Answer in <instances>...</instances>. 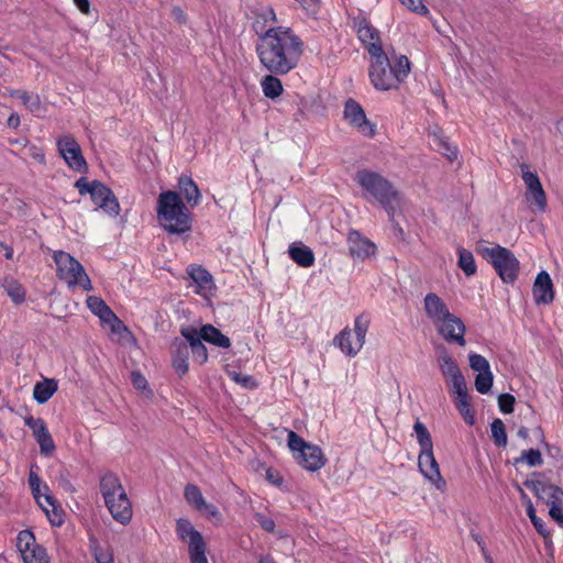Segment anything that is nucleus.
<instances>
[{
  "label": "nucleus",
  "mask_w": 563,
  "mask_h": 563,
  "mask_svg": "<svg viewBox=\"0 0 563 563\" xmlns=\"http://www.w3.org/2000/svg\"><path fill=\"white\" fill-rule=\"evenodd\" d=\"M413 431L417 437V442L420 446V453L433 451L432 438L427 427L417 420L413 424Z\"/></svg>",
  "instance_id": "35"
},
{
  "label": "nucleus",
  "mask_w": 563,
  "mask_h": 563,
  "mask_svg": "<svg viewBox=\"0 0 563 563\" xmlns=\"http://www.w3.org/2000/svg\"><path fill=\"white\" fill-rule=\"evenodd\" d=\"M278 75L269 73L261 80V88L264 96L268 99H276L284 92V87Z\"/></svg>",
  "instance_id": "32"
},
{
  "label": "nucleus",
  "mask_w": 563,
  "mask_h": 563,
  "mask_svg": "<svg viewBox=\"0 0 563 563\" xmlns=\"http://www.w3.org/2000/svg\"><path fill=\"white\" fill-rule=\"evenodd\" d=\"M333 344L349 357H354L361 351L362 346L357 341L352 340V330L344 328L333 339Z\"/></svg>",
  "instance_id": "25"
},
{
  "label": "nucleus",
  "mask_w": 563,
  "mask_h": 563,
  "mask_svg": "<svg viewBox=\"0 0 563 563\" xmlns=\"http://www.w3.org/2000/svg\"><path fill=\"white\" fill-rule=\"evenodd\" d=\"M157 220L169 234H184L191 230L189 209L176 191H163L157 199Z\"/></svg>",
  "instance_id": "4"
},
{
  "label": "nucleus",
  "mask_w": 563,
  "mask_h": 563,
  "mask_svg": "<svg viewBox=\"0 0 563 563\" xmlns=\"http://www.w3.org/2000/svg\"><path fill=\"white\" fill-rule=\"evenodd\" d=\"M107 306L108 305L100 297L89 296L87 298V307L96 316H98Z\"/></svg>",
  "instance_id": "61"
},
{
  "label": "nucleus",
  "mask_w": 563,
  "mask_h": 563,
  "mask_svg": "<svg viewBox=\"0 0 563 563\" xmlns=\"http://www.w3.org/2000/svg\"><path fill=\"white\" fill-rule=\"evenodd\" d=\"M547 504L550 505V517L563 527V495H551V499L547 500Z\"/></svg>",
  "instance_id": "39"
},
{
  "label": "nucleus",
  "mask_w": 563,
  "mask_h": 563,
  "mask_svg": "<svg viewBox=\"0 0 563 563\" xmlns=\"http://www.w3.org/2000/svg\"><path fill=\"white\" fill-rule=\"evenodd\" d=\"M201 331L203 341L222 349L231 346L230 339L212 324L202 325Z\"/></svg>",
  "instance_id": "30"
},
{
  "label": "nucleus",
  "mask_w": 563,
  "mask_h": 563,
  "mask_svg": "<svg viewBox=\"0 0 563 563\" xmlns=\"http://www.w3.org/2000/svg\"><path fill=\"white\" fill-rule=\"evenodd\" d=\"M438 364L441 374L446 378V380L462 374L456 362L448 353L446 350H443L442 353L439 355Z\"/></svg>",
  "instance_id": "33"
},
{
  "label": "nucleus",
  "mask_w": 563,
  "mask_h": 563,
  "mask_svg": "<svg viewBox=\"0 0 563 563\" xmlns=\"http://www.w3.org/2000/svg\"><path fill=\"white\" fill-rule=\"evenodd\" d=\"M347 246L351 255L356 258H367L375 254L376 246L357 231H351L347 235Z\"/></svg>",
  "instance_id": "20"
},
{
  "label": "nucleus",
  "mask_w": 563,
  "mask_h": 563,
  "mask_svg": "<svg viewBox=\"0 0 563 563\" xmlns=\"http://www.w3.org/2000/svg\"><path fill=\"white\" fill-rule=\"evenodd\" d=\"M131 382L136 390L144 393L147 397L152 396V390L148 388L147 379L140 372H132Z\"/></svg>",
  "instance_id": "49"
},
{
  "label": "nucleus",
  "mask_w": 563,
  "mask_h": 563,
  "mask_svg": "<svg viewBox=\"0 0 563 563\" xmlns=\"http://www.w3.org/2000/svg\"><path fill=\"white\" fill-rule=\"evenodd\" d=\"M287 444L296 462L309 472H316L325 465L327 459L322 450L312 443L306 442L295 431L287 434Z\"/></svg>",
  "instance_id": "6"
},
{
  "label": "nucleus",
  "mask_w": 563,
  "mask_h": 563,
  "mask_svg": "<svg viewBox=\"0 0 563 563\" xmlns=\"http://www.w3.org/2000/svg\"><path fill=\"white\" fill-rule=\"evenodd\" d=\"M100 490L101 493H115L117 490L123 492V487L115 474L107 473L100 479Z\"/></svg>",
  "instance_id": "43"
},
{
  "label": "nucleus",
  "mask_w": 563,
  "mask_h": 563,
  "mask_svg": "<svg viewBox=\"0 0 563 563\" xmlns=\"http://www.w3.org/2000/svg\"><path fill=\"white\" fill-rule=\"evenodd\" d=\"M206 550V542L195 547H188L190 563H208Z\"/></svg>",
  "instance_id": "48"
},
{
  "label": "nucleus",
  "mask_w": 563,
  "mask_h": 563,
  "mask_svg": "<svg viewBox=\"0 0 563 563\" xmlns=\"http://www.w3.org/2000/svg\"><path fill=\"white\" fill-rule=\"evenodd\" d=\"M368 327L369 319L365 314H360L355 318L353 332L355 334V341H357L362 347L365 343Z\"/></svg>",
  "instance_id": "42"
},
{
  "label": "nucleus",
  "mask_w": 563,
  "mask_h": 563,
  "mask_svg": "<svg viewBox=\"0 0 563 563\" xmlns=\"http://www.w3.org/2000/svg\"><path fill=\"white\" fill-rule=\"evenodd\" d=\"M41 484L42 481L40 476L33 470H31L29 474V485L31 493H41Z\"/></svg>",
  "instance_id": "63"
},
{
  "label": "nucleus",
  "mask_w": 563,
  "mask_h": 563,
  "mask_svg": "<svg viewBox=\"0 0 563 563\" xmlns=\"http://www.w3.org/2000/svg\"><path fill=\"white\" fill-rule=\"evenodd\" d=\"M378 52L371 56V66L368 76L375 89L388 91L398 89L410 73V62L407 56H396L391 63L384 51L375 48Z\"/></svg>",
  "instance_id": "3"
},
{
  "label": "nucleus",
  "mask_w": 563,
  "mask_h": 563,
  "mask_svg": "<svg viewBox=\"0 0 563 563\" xmlns=\"http://www.w3.org/2000/svg\"><path fill=\"white\" fill-rule=\"evenodd\" d=\"M492 438L494 443L499 448H505L508 443L507 432L504 422L495 419L490 423Z\"/></svg>",
  "instance_id": "40"
},
{
  "label": "nucleus",
  "mask_w": 563,
  "mask_h": 563,
  "mask_svg": "<svg viewBox=\"0 0 563 563\" xmlns=\"http://www.w3.org/2000/svg\"><path fill=\"white\" fill-rule=\"evenodd\" d=\"M516 462H523L529 466H539L543 463L541 452L537 449H530L521 452V456Z\"/></svg>",
  "instance_id": "45"
},
{
  "label": "nucleus",
  "mask_w": 563,
  "mask_h": 563,
  "mask_svg": "<svg viewBox=\"0 0 563 563\" xmlns=\"http://www.w3.org/2000/svg\"><path fill=\"white\" fill-rule=\"evenodd\" d=\"M24 423L32 430L34 438L40 445L41 454L44 456L52 455L55 452L56 446L45 421L42 418L26 416L24 417Z\"/></svg>",
  "instance_id": "12"
},
{
  "label": "nucleus",
  "mask_w": 563,
  "mask_h": 563,
  "mask_svg": "<svg viewBox=\"0 0 563 563\" xmlns=\"http://www.w3.org/2000/svg\"><path fill=\"white\" fill-rule=\"evenodd\" d=\"M494 382V375L492 371L478 373L475 377V388L479 394H487L490 391Z\"/></svg>",
  "instance_id": "44"
},
{
  "label": "nucleus",
  "mask_w": 563,
  "mask_h": 563,
  "mask_svg": "<svg viewBox=\"0 0 563 563\" xmlns=\"http://www.w3.org/2000/svg\"><path fill=\"white\" fill-rule=\"evenodd\" d=\"M92 554L97 563H112L113 554L108 548H101L98 544L92 547Z\"/></svg>",
  "instance_id": "55"
},
{
  "label": "nucleus",
  "mask_w": 563,
  "mask_h": 563,
  "mask_svg": "<svg viewBox=\"0 0 563 563\" xmlns=\"http://www.w3.org/2000/svg\"><path fill=\"white\" fill-rule=\"evenodd\" d=\"M277 18L274 9L269 5H261L255 11L254 30L258 37L268 27H277Z\"/></svg>",
  "instance_id": "24"
},
{
  "label": "nucleus",
  "mask_w": 563,
  "mask_h": 563,
  "mask_svg": "<svg viewBox=\"0 0 563 563\" xmlns=\"http://www.w3.org/2000/svg\"><path fill=\"white\" fill-rule=\"evenodd\" d=\"M435 328L439 334L449 343H456L460 346H464L466 344L464 334H465V325L463 321L454 316L453 313L450 317L445 318V320L440 321L435 324Z\"/></svg>",
  "instance_id": "13"
},
{
  "label": "nucleus",
  "mask_w": 563,
  "mask_h": 563,
  "mask_svg": "<svg viewBox=\"0 0 563 563\" xmlns=\"http://www.w3.org/2000/svg\"><path fill=\"white\" fill-rule=\"evenodd\" d=\"M344 118L350 125L355 128L360 133L365 136H374L375 124L367 118L362 106L353 99H349L344 106Z\"/></svg>",
  "instance_id": "11"
},
{
  "label": "nucleus",
  "mask_w": 563,
  "mask_h": 563,
  "mask_svg": "<svg viewBox=\"0 0 563 563\" xmlns=\"http://www.w3.org/2000/svg\"><path fill=\"white\" fill-rule=\"evenodd\" d=\"M53 260L56 265L57 277L65 280L68 288L80 286L84 290H92V284L84 266L70 254L55 251Z\"/></svg>",
  "instance_id": "5"
},
{
  "label": "nucleus",
  "mask_w": 563,
  "mask_h": 563,
  "mask_svg": "<svg viewBox=\"0 0 563 563\" xmlns=\"http://www.w3.org/2000/svg\"><path fill=\"white\" fill-rule=\"evenodd\" d=\"M289 257L299 266L308 268L313 266L316 257L313 251L302 242H294L288 247Z\"/></svg>",
  "instance_id": "23"
},
{
  "label": "nucleus",
  "mask_w": 563,
  "mask_h": 563,
  "mask_svg": "<svg viewBox=\"0 0 563 563\" xmlns=\"http://www.w3.org/2000/svg\"><path fill=\"white\" fill-rule=\"evenodd\" d=\"M352 27L356 32L358 40L367 49L369 56L376 55L375 48L384 51L379 37V32L369 23L363 12L352 18Z\"/></svg>",
  "instance_id": "10"
},
{
  "label": "nucleus",
  "mask_w": 563,
  "mask_h": 563,
  "mask_svg": "<svg viewBox=\"0 0 563 563\" xmlns=\"http://www.w3.org/2000/svg\"><path fill=\"white\" fill-rule=\"evenodd\" d=\"M188 503L197 509L201 515L210 518L218 522L222 519L218 507L211 503H208L203 495H185Z\"/></svg>",
  "instance_id": "26"
},
{
  "label": "nucleus",
  "mask_w": 563,
  "mask_h": 563,
  "mask_svg": "<svg viewBox=\"0 0 563 563\" xmlns=\"http://www.w3.org/2000/svg\"><path fill=\"white\" fill-rule=\"evenodd\" d=\"M2 287L15 305L22 303L25 300V289L15 279L5 277L2 282Z\"/></svg>",
  "instance_id": "34"
},
{
  "label": "nucleus",
  "mask_w": 563,
  "mask_h": 563,
  "mask_svg": "<svg viewBox=\"0 0 563 563\" xmlns=\"http://www.w3.org/2000/svg\"><path fill=\"white\" fill-rule=\"evenodd\" d=\"M11 97L19 99L22 104L32 113L40 114L43 110L40 96L26 90H12Z\"/></svg>",
  "instance_id": "31"
},
{
  "label": "nucleus",
  "mask_w": 563,
  "mask_h": 563,
  "mask_svg": "<svg viewBox=\"0 0 563 563\" xmlns=\"http://www.w3.org/2000/svg\"><path fill=\"white\" fill-rule=\"evenodd\" d=\"M452 386V393L455 398L467 395V387L464 376L461 374L448 380Z\"/></svg>",
  "instance_id": "52"
},
{
  "label": "nucleus",
  "mask_w": 563,
  "mask_h": 563,
  "mask_svg": "<svg viewBox=\"0 0 563 563\" xmlns=\"http://www.w3.org/2000/svg\"><path fill=\"white\" fill-rule=\"evenodd\" d=\"M255 520L258 522L261 528L267 532H273L275 529V522L273 519L265 517L264 515L256 512Z\"/></svg>",
  "instance_id": "62"
},
{
  "label": "nucleus",
  "mask_w": 563,
  "mask_h": 563,
  "mask_svg": "<svg viewBox=\"0 0 563 563\" xmlns=\"http://www.w3.org/2000/svg\"><path fill=\"white\" fill-rule=\"evenodd\" d=\"M516 399L510 394H501L498 397V407L503 413L514 412Z\"/></svg>",
  "instance_id": "57"
},
{
  "label": "nucleus",
  "mask_w": 563,
  "mask_h": 563,
  "mask_svg": "<svg viewBox=\"0 0 563 563\" xmlns=\"http://www.w3.org/2000/svg\"><path fill=\"white\" fill-rule=\"evenodd\" d=\"M58 388L57 382L53 378H44L37 382L33 388V398L40 405L47 402Z\"/></svg>",
  "instance_id": "29"
},
{
  "label": "nucleus",
  "mask_w": 563,
  "mask_h": 563,
  "mask_svg": "<svg viewBox=\"0 0 563 563\" xmlns=\"http://www.w3.org/2000/svg\"><path fill=\"white\" fill-rule=\"evenodd\" d=\"M187 272L196 286V294L205 297L211 294L214 284L211 274L207 269L201 266H189Z\"/></svg>",
  "instance_id": "21"
},
{
  "label": "nucleus",
  "mask_w": 563,
  "mask_h": 563,
  "mask_svg": "<svg viewBox=\"0 0 563 563\" xmlns=\"http://www.w3.org/2000/svg\"><path fill=\"white\" fill-rule=\"evenodd\" d=\"M178 188L189 206L196 207L200 203L201 195L191 177L180 176L178 179Z\"/></svg>",
  "instance_id": "28"
},
{
  "label": "nucleus",
  "mask_w": 563,
  "mask_h": 563,
  "mask_svg": "<svg viewBox=\"0 0 563 563\" xmlns=\"http://www.w3.org/2000/svg\"><path fill=\"white\" fill-rule=\"evenodd\" d=\"M531 523L537 532L544 539L545 544H548L551 541L552 532L547 528L545 522L541 518L537 517L532 518Z\"/></svg>",
  "instance_id": "60"
},
{
  "label": "nucleus",
  "mask_w": 563,
  "mask_h": 563,
  "mask_svg": "<svg viewBox=\"0 0 563 563\" xmlns=\"http://www.w3.org/2000/svg\"><path fill=\"white\" fill-rule=\"evenodd\" d=\"M402 5H405L408 10L419 14L427 16L429 15V9L423 4L422 0H399Z\"/></svg>",
  "instance_id": "54"
},
{
  "label": "nucleus",
  "mask_w": 563,
  "mask_h": 563,
  "mask_svg": "<svg viewBox=\"0 0 563 563\" xmlns=\"http://www.w3.org/2000/svg\"><path fill=\"white\" fill-rule=\"evenodd\" d=\"M355 180L364 191V197L377 201L387 212L389 220L394 221L397 210L404 203V198L393 183L382 174L367 168L358 170Z\"/></svg>",
  "instance_id": "2"
},
{
  "label": "nucleus",
  "mask_w": 563,
  "mask_h": 563,
  "mask_svg": "<svg viewBox=\"0 0 563 563\" xmlns=\"http://www.w3.org/2000/svg\"><path fill=\"white\" fill-rule=\"evenodd\" d=\"M457 254H459L457 265L464 272V274L466 276L475 275L476 271H477V266H476L473 253L466 249L459 247Z\"/></svg>",
  "instance_id": "37"
},
{
  "label": "nucleus",
  "mask_w": 563,
  "mask_h": 563,
  "mask_svg": "<svg viewBox=\"0 0 563 563\" xmlns=\"http://www.w3.org/2000/svg\"><path fill=\"white\" fill-rule=\"evenodd\" d=\"M33 497L53 526L60 527L65 522L66 514L55 495H33Z\"/></svg>",
  "instance_id": "16"
},
{
  "label": "nucleus",
  "mask_w": 563,
  "mask_h": 563,
  "mask_svg": "<svg viewBox=\"0 0 563 563\" xmlns=\"http://www.w3.org/2000/svg\"><path fill=\"white\" fill-rule=\"evenodd\" d=\"M423 308L427 317L434 325L451 314L446 303L434 292L426 295Z\"/></svg>",
  "instance_id": "19"
},
{
  "label": "nucleus",
  "mask_w": 563,
  "mask_h": 563,
  "mask_svg": "<svg viewBox=\"0 0 563 563\" xmlns=\"http://www.w3.org/2000/svg\"><path fill=\"white\" fill-rule=\"evenodd\" d=\"M230 377L238 384H240L241 386L245 387V388H250V389H253V388H256L257 387V384L256 382L254 380V378L250 375H245V374H241V373H236V372H232L229 374Z\"/></svg>",
  "instance_id": "58"
},
{
  "label": "nucleus",
  "mask_w": 563,
  "mask_h": 563,
  "mask_svg": "<svg viewBox=\"0 0 563 563\" xmlns=\"http://www.w3.org/2000/svg\"><path fill=\"white\" fill-rule=\"evenodd\" d=\"M527 486L534 490V493H563L560 487L550 485L549 487H545L542 479L538 478L536 481L527 482Z\"/></svg>",
  "instance_id": "56"
},
{
  "label": "nucleus",
  "mask_w": 563,
  "mask_h": 563,
  "mask_svg": "<svg viewBox=\"0 0 563 563\" xmlns=\"http://www.w3.org/2000/svg\"><path fill=\"white\" fill-rule=\"evenodd\" d=\"M29 153L30 156L33 157L35 161H37L41 164H45V154L41 147L31 145L29 147Z\"/></svg>",
  "instance_id": "64"
},
{
  "label": "nucleus",
  "mask_w": 563,
  "mask_h": 563,
  "mask_svg": "<svg viewBox=\"0 0 563 563\" xmlns=\"http://www.w3.org/2000/svg\"><path fill=\"white\" fill-rule=\"evenodd\" d=\"M455 406H456L459 412L461 413V416L463 417L464 421L468 426H473L475 423V417H474V411L468 401L467 395L455 398Z\"/></svg>",
  "instance_id": "41"
},
{
  "label": "nucleus",
  "mask_w": 563,
  "mask_h": 563,
  "mask_svg": "<svg viewBox=\"0 0 563 563\" xmlns=\"http://www.w3.org/2000/svg\"><path fill=\"white\" fill-rule=\"evenodd\" d=\"M58 153L67 166L76 172L82 173L87 169V163L82 156L80 145L70 134H64L56 142Z\"/></svg>",
  "instance_id": "9"
},
{
  "label": "nucleus",
  "mask_w": 563,
  "mask_h": 563,
  "mask_svg": "<svg viewBox=\"0 0 563 563\" xmlns=\"http://www.w3.org/2000/svg\"><path fill=\"white\" fill-rule=\"evenodd\" d=\"M533 299L537 305H549L554 299V288L548 272L541 271L533 283Z\"/></svg>",
  "instance_id": "18"
},
{
  "label": "nucleus",
  "mask_w": 563,
  "mask_h": 563,
  "mask_svg": "<svg viewBox=\"0 0 563 563\" xmlns=\"http://www.w3.org/2000/svg\"><path fill=\"white\" fill-rule=\"evenodd\" d=\"M176 532L183 541L188 539V547H195L205 543L201 533L194 528L191 522L187 519H178L176 522Z\"/></svg>",
  "instance_id": "27"
},
{
  "label": "nucleus",
  "mask_w": 563,
  "mask_h": 563,
  "mask_svg": "<svg viewBox=\"0 0 563 563\" xmlns=\"http://www.w3.org/2000/svg\"><path fill=\"white\" fill-rule=\"evenodd\" d=\"M481 254L493 265L504 283H514L517 279L519 261L510 250L495 245L493 247L482 249Z\"/></svg>",
  "instance_id": "8"
},
{
  "label": "nucleus",
  "mask_w": 563,
  "mask_h": 563,
  "mask_svg": "<svg viewBox=\"0 0 563 563\" xmlns=\"http://www.w3.org/2000/svg\"><path fill=\"white\" fill-rule=\"evenodd\" d=\"M520 168H521V172H522L523 183H525V185H526V187H527L529 192L534 190V189H537V188L542 187L538 175L532 173V172H530L528 165L522 164L520 166Z\"/></svg>",
  "instance_id": "46"
},
{
  "label": "nucleus",
  "mask_w": 563,
  "mask_h": 563,
  "mask_svg": "<svg viewBox=\"0 0 563 563\" xmlns=\"http://www.w3.org/2000/svg\"><path fill=\"white\" fill-rule=\"evenodd\" d=\"M97 317H99L100 321L107 324L113 333L121 334L123 331H126V327L108 306Z\"/></svg>",
  "instance_id": "36"
},
{
  "label": "nucleus",
  "mask_w": 563,
  "mask_h": 563,
  "mask_svg": "<svg viewBox=\"0 0 563 563\" xmlns=\"http://www.w3.org/2000/svg\"><path fill=\"white\" fill-rule=\"evenodd\" d=\"M418 466L423 476L433 485L434 489L443 490L445 481L442 478L439 464L433 451L419 453Z\"/></svg>",
  "instance_id": "14"
},
{
  "label": "nucleus",
  "mask_w": 563,
  "mask_h": 563,
  "mask_svg": "<svg viewBox=\"0 0 563 563\" xmlns=\"http://www.w3.org/2000/svg\"><path fill=\"white\" fill-rule=\"evenodd\" d=\"M16 547L22 554V558L32 553L34 547H38L35 543L33 533L29 530H23L18 534Z\"/></svg>",
  "instance_id": "38"
},
{
  "label": "nucleus",
  "mask_w": 563,
  "mask_h": 563,
  "mask_svg": "<svg viewBox=\"0 0 563 563\" xmlns=\"http://www.w3.org/2000/svg\"><path fill=\"white\" fill-rule=\"evenodd\" d=\"M181 335L185 338V342L188 345V350H191L195 361L199 364H205L208 361V350L202 343V331H198L195 328L186 327L180 330Z\"/></svg>",
  "instance_id": "17"
},
{
  "label": "nucleus",
  "mask_w": 563,
  "mask_h": 563,
  "mask_svg": "<svg viewBox=\"0 0 563 563\" xmlns=\"http://www.w3.org/2000/svg\"><path fill=\"white\" fill-rule=\"evenodd\" d=\"M75 187L79 195H90L91 200L97 205L96 210H103L110 217H117L120 213V205L112 190L99 180L88 181L86 177H80Z\"/></svg>",
  "instance_id": "7"
},
{
  "label": "nucleus",
  "mask_w": 563,
  "mask_h": 563,
  "mask_svg": "<svg viewBox=\"0 0 563 563\" xmlns=\"http://www.w3.org/2000/svg\"><path fill=\"white\" fill-rule=\"evenodd\" d=\"M295 1L301 5L302 10L306 12V14L308 16L316 19L320 12V8H321L320 0H295Z\"/></svg>",
  "instance_id": "51"
},
{
  "label": "nucleus",
  "mask_w": 563,
  "mask_h": 563,
  "mask_svg": "<svg viewBox=\"0 0 563 563\" xmlns=\"http://www.w3.org/2000/svg\"><path fill=\"white\" fill-rule=\"evenodd\" d=\"M527 198L534 200L539 211H541V212L545 211V209H547V196H545V192H544L542 187L537 188V189H534V190H532L530 192L528 191Z\"/></svg>",
  "instance_id": "53"
},
{
  "label": "nucleus",
  "mask_w": 563,
  "mask_h": 563,
  "mask_svg": "<svg viewBox=\"0 0 563 563\" xmlns=\"http://www.w3.org/2000/svg\"><path fill=\"white\" fill-rule=\"evenodd\" d=\"M24 563H49L47 553L42 547H34L32 553L23 556Z\"/></svg>",
  "instance_id": "50"
},
{
  "label": "nucleus",
  "mask_w": 563,
  "mask_h": 563,
  "mask_svg": "<svg viewBox=\"0 0 563 563\" xmlns=\"http://www.w3.org/2000/svg\"><path fill=\"white\" fill-rule=\"evenodd\" d=\"M189 350L186 342L176 339L172 344V364L176 373L185 375L189 369Z\"/></svg>",
  "instance_id": "22"
},
{
  "label": "nucleus",
  "mask_w": 563,
  "mask_h": 563,
  "mask_svg": "<svg viewBox=\"0 0 563 563\" xmlns=\"http://www.w3.org/2000/svg\"><path fill=\"white\" fill-rule=\"evenodd\" d=\"M303 43L289 27H268L258 37L256 53L261 65L275 75L295 69L302 55Z\"/></svg>",
  "instance_id": "1"
},
{
  "label": "nucleus",
  "mask_w": 563,
  "mask_h": 563,
  "mask_svg": "<svg viewBox=\"0 0 563 563\" xmlns=\"http://www.w3.org/2000/svg\"><path fill=\"white\" fill-rule=\"evenodd\" d=\"M468 360H470L471 368L473 371L477 372V374L478 373H484L486 371H490L489 362L484 356H482L481 354L471 353L468 355Z\"/></svg>",
  "instance_id": "47"
},
{
  "label": "nucleus",
  "mask_w": 563,
  "mask_h": 563,
  "mask_svg": "<svg viewBox=\"0 0 563 563\" xmlns=\"http://www.w3.org/2000/svg\"><path fill=\"white\" fill-rule=\"evenodd\" d=\"M106 506L113 519L122 525H126L132 519V503L128 495H103Z\"/></svg>",
  "instance_id": "15"
},
{
  "label": "nucleus",
  "mask_w": 563,
  "mask_h": 563,
  "mask_svg": "<svg viewBox=\"0 0 563 563\" xmlns=\"http://www.w3.org/2000/svg\"><path fill=\"white\" fill-rule=\"evenodd\" d=\"M438 150L442 152L450 161H453L457 157V150L449 144L448 141L435 137Z\"/></svg>",
  "instance_id": "59"
}]
</instances>
